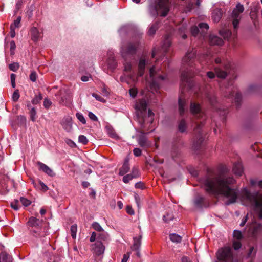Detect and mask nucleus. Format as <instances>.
<instances>
[{
  "instance_id": "4c0bfd02",
  "label": "nucleus",
  "mask_w": 262,
  "mask_h": 262,
  "mask_svg": "<svg viewBox=\"0 0 262 262\" xmlns=\"http://www.w3.org/2000/svg\"><path fill=\"white\" fill-rule=\"evenodd\" d=\"M42 96L40 94L38 95H36L34 98L32 100V103L33 104H38L41 100L42 99Z\"/></svg>"
},
{
  "instance_id": "7ed1b4c3",
  "label": "nucleus",
  "mask_w": 262,
  "mask_h": 262,
  "mask_svg": "<svg viewBox=\"0 0 262 262\" xmlns=\"http://www.w3.org/2000/svg\"><path fill=\"white\" fill-rule=\"evenodd\" d=\"M169 0H158L157 3L151 1L149 6L150 15L156 16L159 11L161 12V16H165L169 10Z\"/></svg>"
},
{
  "instance_id": "a19ab883",
  "label": "nucleus",
  "mask_w": 262,
  "mask_h": 262,
  "mask_svg": "<svg viewBox=\"0 0 262 262\" xmlns=\"http://www.w3.org/2000/svg\"><path fill=\"white\" fill-rule=\"evenodd\" d=\"M19 97H20V95H19V90H16L14 92V93L12 96V99L13 101L16 102L18 101Z\"/></svg>"
},
{
  "instance_id": "6e6d98bb",
  "label": "nucleus",
  "mask_w": 262,
  "mask_h": 262,
  "mask_svg": "<svg viewBox=\"0 0 262 262\" xmlns=\"http://www.w3.org/2000/svg\"><path fill=\"white\" fill-rule=\"evenodd\" d=\"M191 32L192 35L195 36L198 35L199 32V29L196 26H194L191 28Z\"/></svg>"
},
{
  "instance_id": "423d86ee",
  "label": "nucleus",
  "mask_w": 262,
  "mask_h": 262,
  "mask_svg": "<svg viewBox=\"0 0 262 262\" xmlns=\"http://www.w3.org/2000/svg\"><path fill=\"white\" fill-rule=\"evenodd\" d=\"M230 67L231 64L229 62H224L222 63V67H215L214 70L217 77L220 78H225L227 75L228 71Z\"/></svg>"
},
{
  "instance_id": "4d7b16f0",
  "label": "nucleus",
  "mask_w": 262,
  "mask_h": 262,
  "mask_svg": "<svg viewBox=\"0 0 262 262\" xmlns=\"http://www.w3.org/2000/svg\"><path fill=\"white\" fill-rule=\"evenodd\" d=\"M240 20L241 19L233 18V25L235 30L238 28Z\"/></svg>"
},
{
  "instance_id": "052dcab7",
  "label": "nucleus",
  "mask_w": 262,
  "mask_h": 262,
  "mask_svg": "<svg viewBox=\"0 0 262 262\" xmlns=\"http://www.w3.org/2000/svg\"><path fill=\"white\" fill-rule=\"evenodd\" d=\"M88 116L89 118L94 121H98L97 117L92 112H89L88 114Z\"/></svg>"
},
{
  "instance_id": "e433bc0d",
  "label": "nucleus",
  "mask_w": 262,
  "mask_h": 262,
  "mask_svg": "<svg viewBox=\"0 0 262 262\" xmlns=\"http://www.w3.org/2000/svg\"><path fill=\"white\" fill-rule=\"evenodd\" d=\"M9 67L11 71L16 72L18 70L19 68V64L17 62H13L10 64Z\"/></svg>"
},
{
  "instance_id": "9b49d317",
  "label": "nucleus",
  "mask_w": 262,
  "mask_h": 262,
  "mask_svg": "<svg viewBox=\"0 0 262 262\" xmlns=\"http://www.w3.org/2000/svg\"><path fill=\"white\" fill-rule=\"evenodd\" d=\"M37 165L39 166V170L43 171L47 174L50 177H54L55 176V173L47 165L40 162H37Z\"/></svg>"
},
{
  "instance_id": "69168bd1",
  "label": "nucleus",
  "mask_w": 262,
  "mask_h": 262,
  "mask_svg": "<svg viewBox=\"0 0 262 262\" xmlns=\"http://www.w3.org/2000/svg\"><path fill=\"white\" fill-rule=\"evenodd\" d=\"M126 212L130 215H134L135 212L130 206H127L126 207Z\"/></svg>"
},
{
  "instance_id": "0eeeda50",
  "label": "nucleus",
  "mask_w": 262,
  "mask_h": 262,
  "mask_svg": "<svg viewBox=\"0 0 262 262\" xmlns=\"http://www.w3.org/2000/svg\"><path fill=\"white\" fill-rule=\"evenodd\" d=\"M138 45L137 43H129L126 47L122 48L121 51L122 57L124 58H126L128 56L132 55L135 53Z\"/></svg>"
},
{
  "instance_id": "a18cd8bd",
  "label": "nucleus",
  "mask_w": 262,
  "mask_h": 262,
  "mask_svg": "<svg viewBox=\"0 0 262 262\" xmlns=\"http://www.w3.org/2000/svg\"><path fill=\"white\" fill-rule=\"evenodd\" d=\"M20 202H21L22 204L25 206L27 207L30 205L31 201L25 198L21 197L20 199Z\"/></svg>"
},
{
  "instance_id": "49530a36",
  "label": "nucleus",
  "mask_w": 262,
  "mask_h": 262,
  "mask_svg": "<svg viewBox=\"0 0 262 262\" xmlns=\"http://www.w3.org/2000/svg\"><path fill=\"white\" fill-rule=\"evenodd\" d=\"M133 179H134L133 176L130 174H128L123 177L122 180L124 183H128Z\"/></svg>"
},
{
  "instance_id": "7c9ffc66",
  "label": "nucleus",
  "mask_w": 262,
  "mask_h": 262,
  "mask_svg": "<svg viewBox=\"0 0 262 262\" xmlns=\"http://www.w3.org/2000/svg\"><path fill=\"white\" fill-rule=\"evenodd\" d=\"M170 240L176 243H180L182 241V237L176 233H172L169 235Z\"/></svg>"
},
{
  "instance_id": "c85d7f7f",
  "label": "nucleus",
  "mask_w": 262,
  "mask_h": 262,
  "mask_svg": "<svg viewBox=\"0 0 262 262\" xmlns=\"http://www.w3.org/2000/svg\"><path fill=\"white\" fill-rule=\"evenodd\" d=\"M158 27H159L158 22H155V23L151 24L149 26V28L148 32V34L149 35H153L154 34H155Z\"/></svg>"
},
{
  "instance_id": "774afa93",
  "label": "nucleus",
  "mask_w": 262,
  "mask_h": 262,
  "mask_svg": "<svg viewBox=\"0 0 262 262\" xmlns=\"http://www.w3.org/2000/svg\"><path fill=\"white\" fill-rule=\"evenodd\" d=\"M233 247L235 250H238L241 247V244L239 241H235L233 243Z\"/></svg>"
},
{
  "instance_id": "a211bd4d",
  "label": "nucleus",
  "mask_w": 262,
  "mask_h": 262,
  "mask_svg": "<svg viewBox=\"0 0 262 262\" xmlns=\"http://www.w3.org/2000/svg\"><path fill=\"white\" fill-rule=\"evenodd\" d=\"M209 41L211 45L221 46L223 44V40L219 37L215 35H210Z\"/></svg>"
},
{
  "instance_id": "f3484780",
  "label": "nucleus",
  "mask_w": 262,
  "mask_h": 262,
  "mask_svg": "<svg viewBox=\"0 0 262 262\" xmlns=\"http://www.w3.org/2000/svg\"><path fill=\"white\" fill-rule=\"evenodd\" d=\"M138 142L139 144L142 147L146 148L149 146L147 138L143 133H142V135H141L139 137Z\"/></svg>"
},
{
  "instance_id": "c9c22d12",
  "label": "nucleus",
  "mask_w": 262,
  "mask_h": 262,
  "mask_svg": "<svg viewBox=\"0 0 262 262\" xmlns=\"http://www.w3.org/2000/svg\"><path fill=\"white\" fill-rule=\"evenodd\" d=\"M173 215L172 213H167L166 215H163V219L165 223H168L173 220Z\"/></svg>"
},
{
  "instance_id": "603ef678",
  "label": "nucleus",
  "mask_w": 262,
  "mask_h": 262,
  "mask_svg": "<svg viewBox=\"0 0 262 262\" xmlns=\"http://www.w3.org/2000/svg\"><path fill=\"white\" fill-rule=\"evenodd\" d=\"M52 104L51 101L48 98H45L43 101V106L46 108H49Z\"/></svg>"
},
{
  "instance_id": "5701e85b",
  "label": "nucleus",
  "mask_w": 262,
  "mask_h": 262,
  "mask_svg": "<svg viewBox=\"0 0 262 262\" xmlns=\"http://www.w3.org/2000/svg\"><path fill=\"white\" fill-rule=\"evenodd\" d=\"M12 257L6 252H2L0 254V262H12Z\"/></svg>"
},
{
  "instance_id": "412c9836",
  "label": "nucleus",
  "mask_w": 262,
  "mask_h": 262,
  "mask_svg": "<svg viewBox=\"0 0 262 262\" xmlns=\"http://www.w3.org/2000/svg\"><path fill=\"white\" fill-rule=\"evenodd\" d=\"M227 97L231 98L232 101H234L237 105L239 104L242 100V95L240 93H237L235 95L233 93H230L229 95L226 96Z\"/></svg>"
},
{
  "instance_id": "5fc2aeb1",
  "label": "nucleus",
  "mask_w": 262,
  "mask_h": 262,
  "mask_svg": "<svg viewBox=\"0 0 262 262\" xmlns=\"http://www.w3.org/2000/svg\"><path fill=\"white\" fill-rule=\"evenodd\" d=\"M18 203L19 201L17 200H15L14 202L11 203V206L14 210H18L19 209Z\"/></svg>"
},
{
  "instance_id": "bf43d9fd",
  "label": "nucleus",
  "mask_w": 262,
  "mask_h": 262,
  "mask_svg": "<svg viewBox=\"0 0 262 262\" xmlns=\"http://www.w3.org/2000/svg\"><path fill=\"white\" fill-rule=\"evenodd\" d=\"M199 27L200 29L207 30L209 29V25L206 23H201L199 24Z\"/></svg>"
},
{
  "instance_id": "f257e3e1",
  "label": "nucleus",
  "mask_w": 262,
  "mask_h": 262,
  "mask_svg": "<svg viewBox=\"0 0 262 262\" xmlns=\"http://www.w3.org/2000/svg\"><path fill=\"white\" fill-rule=\"evenodd\" d=\"M202 187L206 192L214 195H221L227 200L226 205L236 202L238 198L245 205H250L253 210L262 219V193H251L245 187L239 193L237 188L232 186L236 183L233 177L222 174L215 178L205 177L201 179Z\"/></svg>"
},
{
  "instance_id": "2eb2a0df",
  "label": "nucleus",
  "mask_w": 262,
  "mask_h": 262,
  "mask_svg": "<svg viewBox=\"0 0 262 262\" xmlns=\"http://www.w3.org/2000/svg\"><path fill=\"white\" fill-rule=\"evenodd\" d=\"M222 11L220 8H216L213 10L212 13V19L215 23L219 22L222 17Z\"/></svg>"
},
{
  "instance_id": "4be33fe9",
  "label": "nucleus",
  "mask_w": 262,
  "mask_h": 262,
  "mask_svg": "<svg viewBox=\"0 0 262 262\" xmlns=\"http://www.w3.org/2000/svg\"><path fill=\"white\" fill-rule=\"evenodd\" d=\"M233 171L234 174L241 176L243 172V166L241 163L239 162L235 163L233 167Z\"/></svg>"
},
{
  "instance_id": "3c124183",
  "label": "nucleus",
  "mask_w": 262,
  "mask_h": 262,
  "mask_svg": "<svg viewBox=\"0 0 262 262\" xmlns=\"http://www.w3.org/2000/svg\"><path fill=\"white\" fill-rule=\"evenodd\" d=\"M131 174L134 178H137L139 176V172L138 169L136 167L132 168Z\"/></svg>"
},
{
  "instance_id": "de8ad7c7",
  "label": "nucleus",
  "mask_w": 262,
  "mask_h": 262,
  "mask_svg": "<svg viewBox=\"0 0 262 262\" xmlns=\"http://www.w3.org/2000/svg\"><path fill=\"white\" fill-rule=\"evenodd\" d=\"M233 236L237 239L239 240L242 238V234L240 231L235 230L233 232Z\"/></svg>"
},
{
  "instance_id": "c03bdc74",
  "label": "nucleus",
  "mask_w": 262,
  "mask_h": 262,
  "mask_svg": "<svg viewBox=\"0 0 262 262\" xmlns=\"http://www.w3.org/2000/svg\"><path fill=\"white\" fill-rule=\"evenodd\" d=\"M78 141L79 142L82 143V144H86L88 142V140L86 137L84 135H80L78 137Z\"/></svg>"
},
{
  "instance_id": "473e14b6",
  "label": "nucleus",
  "mask_w": 262,
  "mask_h": 262,
  "mask_svg": "<svg viewBox=\"0 0 262 262\" xmlns=\"http://www.w3.org/2000/svg\"><path fill=\"white\" fill-rule=\"evenodd\" d=\"M187 124L184 120H182L178 125L179 130L181 133L185 132L187 129Z\"/></svg>"
},
{
  "instance_id": "8fccbe9b",
  "label": "nucleus",
  "mask_w": 262,
  "mask_h": 262,
  "mask_svg": "<svg viewBox=\"0 0 262 262\" xmlns=\"http://www.w3.org/2000/svg\"><path fill=\"white\" fill-rule=\"evenodd\" d=\"M92 95L97 100H98L100 102H103V103L106 102V100L103 98H102L101 96H100L99 95H98L95 93H93Z\"/></svg>"
},
{
  "instance_id": "338daca9",
  "label": "nucleus",
  "mask_w": 262,
  "mask_h": 262,
  "mask_svg": "<svg viewBox=\"0 0 262 262\" xmlns=\"http://www.w3.org/2000/svg\"><path fill=\"white\" fill-rule=\"evenodd\" d=\"M15 78L16 75L14 74H11V84L13 88H15L16 84H15Z\"/></svg>"
},
{
  "instance_id": "ea45409f",
  "label": "nucleus",
  "mask_w": 262,
  "mask_h": 262,
  "mask_svg": "<svg viewBox=\"0 0 262 262\" xmlns=\"http://www.w3.org/2000/svg\"><path fill=\"white\" fill-rule=\"evenodd\" d=\"M186 29V27L185 26H183L181 28H179V32L181 35L182 38L186 39L187 37V35L185 33V30Z\"/></svg>"
},
{
  "instance_id": "09e8293b",
  "label": "nucleus",
  "mask_w": 262,
  "mask_h": 262,
  "mask_svg": "<svg viewBox=\"0 0 262 262\" xmlns=\"http://www.w3.org/2000/svg\"><path fill=\"white\" fill-rule=\"evenodd\" d=\"M17 120L18 123H19L20 125H23L26 124V117L24 116H17Z\"/></svg>"
},
{
  "instance_id": "864d4df0",
  "label": "nucleus",
  "mask_w": 262,
  "mask_h": 262,
  "mask_svg": "<svg viewBox=\"0 0 262 262\" xmlns=\"http://www.w3.org/2000/svg\"><path fill=\"white\" fill-rule=\"evenodd\" d=\"M129 95L130 96L133 97V98H134L136 96L137 94V90L136 88H131L129 90Z\"/></svg>"
},
{
  "instance_id": "20e7f679",
  "label": "nucleus",
  "mask_w": 262,
  "mask_h": 262,
  "mask_svg": "<svg viewBox=\"0 0 262 262\" xmlns=\"http://www.w3.org/2000/svg\"><path fill=\"white\" fill-rule=\"evenodd\" d=\"M159 69L153 66L149 70L150 78L147 79L146 81L151 89H156L160 86V82L165 79V77L159 73Z\"/></svg>"
},
{
  "instance_id": "f03ea898",
  "label": "nucleus",
  "mask_w": 262,
  "mask_h": 262,
  "mask_svg": "<svg viewBox=\"0 0 262 262\" xmlns=\"http://www.w3.org/2000/svg\"><path fill=\"white\" fill-rule=\"evenodd\" d=\"M196 51L195 49L188 52L182 59V64L186 70L181 74V79L190 86L191 79L194 76V70L192 69Z\"/></svg>"
},
{
  "instance_id": "b1692460",
  "label": "nucleus",
  "mask_w": 262,
  "mask_h": 262,
  "mask_svg": "<svg viewBox=\"0 0 262 262\" xmlns=\"http://www.w3.org/2000/svg\"><path fill=\"white\" fill-rule=\"evenodd\" d=\"M40 223V220L35 217H31L28 222V225L32 227H38Z\"/></svg>"
},
{
  "instance_id": "37998d69",
  "label": "nucleus",
  "mask_w": 262,
  "mask_h": 262,
  "mask_svg": "<svg viewBox=\"0 0 262 262\" xmlns=\"http://www.w3.org/2000/svg\"><path fill=\"white\" fill-rule=\"evenodd\" d=\"M21 17L20 16H18L16 20H15L12 24L11 26H13L14 28H19L20 26V21H21Z\"/></svg>"
},
{
  "instance_id": "39448f33",
  "label": "nucleus",
  "mask_w": 262,
  "mask_h": 262,
  "mask_svg": "<svg viewBox=\"0 0 262 262\" xmlns=\"http://www.w3.org/2000/svg\"><path fill=\"white\" fill-rule=\"evenodd\" d=\"M217 258L219 262H233L232 250L230 247H225L219 250Z\"/></svg>"
},
{
  "instance_id": "0e129e2a",
  "label": "nucleus",
  "mask_w": 262,
  "mask_h": 262,
  "mask_svg": "<svg viewBox=\"0 0 262 262\" xmlns=\"http://www.w3.org/2000/svg\"><path fill=\"white\" fill-rule=\"evenodd\" d=\"M124 71H130L132 69V64L130 62H126L124 64Z\"/></svg>"
},
{
  "instance_id": "393cba45",
  "label": "nucleus",
  "mask_w": 262,
  "mask_h": 262,
  "mask_svg": "<svg viewBox=\"0 0 262 262\" xmlns=\"http://www.w3.org/2000/svg\"><path fill=\"white\" fill-rule=\"evenodd\" d=\"M142 236L140 235L138 237L134 238V244L133 246V250L135 251H138L140 249L141 246V241Z\"/></svg>"
},
{
  "instance_id": "58836bf2",
  "label": "nucleus",
  "mask_w": 262,
  "mask_h": 262,
  "mask_svg": "<svg viewBox=\"0 0 262 262\" xmlns=\"http://www.w3.org/2000/svg\"><path fill=\"white\" fill-rule=\"evenodd\" d=\"M76 116L77 119L81 122L83 124H85L86 123V120L83 115L81 113H77L76 114Z\"/></svg>"
},
{
  "instance_id": "a878e982",
  "label": "nucleus",
  "mask_w": 262,
  "mask_h": 262,
  "mask_svg": "<svg viewBox=\"0 0 262 262\" xmlns=\"http://www.w3.org/2000/svg\"><path fill=\"white\" fill-rule=\"evenodd\" d=\"M186 105V102L185 100L181 98L179 99V110L180 114L182 115L185 111V106Z\"/></svg>"
},
{
  "instance_id": "ddd939ff",
  "label": "nucleus",
  "mask_w": 262,
  "mask_h": 262,
  "mask_svg": "<svg viewBox=\"0 0 262 262\" xmlns=\"http://www.w3.org/2000/svg\"><path fill=\"white\" fill-rule=\"evenodd\" d=\"M129 158L127 157L125 158L123 165L119 169V174L123 176L127 172H128L130 167L129 164Z\"/></svg>"
},
{
  "instance_id": "aec40b11",
  "label": "nucleus",
  "mask_w": 262,
  "mask_h": 262,
  "mask_svg": "<svg viewBox=\"0 0 262 262\" xmlns=\"http://www.w3.org/2000/svg\"><path fill=\"white\" fill-rule=\"evenodd\" d=\"M32 40L37 41L40 36V33L36 27H32L30 30Z\"/></svg>"
},
{
  "instance_id": "f704fd0d",
  "label": "nucleus",
  "mask_w": 262,
  "mask_h": 262,
  "mask_svg": "<svg viewBox=\"0 0 262 262\" xmlns=\"http://www.w3.org/2000/svg\"><path fill=\"white\" fill-rule=\"evenodd\" d=\"M71 236L73 239H75L76 237V232L77 230V226L76 225H73L70 228Z\"/></svg>"
},
{
  "instance_id": "6ab92c4d",
  "label": "nucleus",
  "mask_w": 262,
  "mask_h": 262,
  "mask_svg": "<svg viewBox=\"0 0 262 262\" xmlns=\"http://www.w3.org/2000/svg\"><path fill=\"white\" fill-rule=\"evenodd\" d=\"M27 107L28 109H29V114L30 116V120L32 122H35L36 119V111L34 107H32L30 104V102L28 101L27 102Z\"/></svg>"
},
{
  "instance_id": "9d476101",
  "label": "nucleus",
  "mask_w": 262,
  "mask_h": 262,
  "mask_svg": "<svg viewBox=\"0 0 262 262\" xmlns=\"http://www.w3.org/2000/svg\"><path fill=\"white\" fill-rule=\"evenodd\" d=\"M148 64V62L145 57H141L139 60L138 64V76H142L144 75L145 67Z\"/></svg>"
},
{
  "instance_id": "79ce46f5",
  "label": "nucleus",
  "mask_w": 262,
  "mask_h": 262,
  "mask_svg": "<svg viewBox=\"0 0 262 262\" xmlns=\"http://www.w3.org/2000/svg\"><path fill=\"white\" fill-rule=\"evenodd\" d=\"M92 227L95 229L96 230V231H103V228H102V227L100 226V225L97 223V222H94L92 224Z\"/></svg>"
},
{
  "instance_id": "6e6552de",
  "label": "nucleus",
  "mask_w": 262,
  "mask_h": 262,
  "mask_svg": "<svg viewBox=\"0 0 262 262\" xmlns=\"http://www.w3.org/2000/svg\"><path fill=\"white\" fill-rule=\"evenodd\" d=\"M92 251L94 254L99 256L103 254L105 251V246L101 241H97L92 245Z\"/></svg>"
},
{
  "instance_id": "680f3d73",
  "label": "nucleus",
  "mask_w": 262,
  "mask_h": 262,
  "mask_svg": "<svg viewBox=\"0 0 262 262\" xmlns=\"http://www.w3.org/2000/svg\"><path fill=\"white\" fill-rule=\"evenodd\" d=\"M37 74L35 72L33 71L31 73L30 75V79L33 81L35 82L36 80Z\"/></svg>"
},
{
  "instance_id": "1a4fd4ad",
  "label": "nucleus",
  "mask_w": 262,
  "mask_h": 262,
  "mask_svg": "<svg viewBox=\"0 0 262 262\" xmlns=\"http://www.w3.org/2000/svg\"><path fill=\"white\" fill-rule=\"evenodd\" d=\"M61 125L63 128L68 132L71 131L72 129V119L70 117H64L61 122Z\"/></svg>"
},
{
  "instance_id": "bb28decb",
  "label": "nucleus",
  "mask_w": 262,
  "mask_h": 262,
  "mask_svg": "<svg viewBox=\"0 0 262 262\" xmlns=\"http://www.w3.org/2000/svg\"><path fill=\"white\" fill-rule=\"evenodd\" d=\"M171 45V41L168 36H166L165 39L163 41V44L162 45V49L164 52L167 51V49Z\"/></svg>"
},
{
  "instance_id": "2f4dec72",
  "label": "nucleus",
  "mask_w": 262,
  "mask_h": 262,
  "mask_svg": "<svg viewBox=\"0 0 262 262\" xmlns=\"http://www.w3.org/2000/svg\"><path fill=\"white\" fill-rule=\"evenodd\" d=\"M220 34L224 39H228L231 35V32L229 30L224 29L220 31Z\"/></svg>"
},
{
  "instance_id": "e2e57ef3",
  "label": "nucleus",
  "mask_w": 262,
  "mask_h": 262,
  "mask_svg": "<svg viewBox=\"0 0 262 262\" xmlns=\"http://www.w3.org/2000/svg\"><path fill=\"white\" fill-rule=\"evenodd\" d=\"M133 153L136 157H139L141 155V150L139 148H135L133 150Z\"/></svg>"
},
{
  "instance_id": "72a5a7b5",
  "label": "nucleus",
  "mask_w": 262,
  "mask_h": 262,
  "mask_svg": "<svg viewBox=\"0 0 262 262\" xmlns=\"http://www.w3.org/2000/svg\"><path fill=\"white\" fill-rule=\"evenodd\" d=\"M204 198L202 196H198L194 200V205L198 207H200L202 203L204 201Z\"/></svg>"
},
{
  "instance_id": "dca6fc26",
  "label": "nucleus",
  "mask_w": 262,
  "mask_h": 262,
  "mask_svg": "<svg viewBox=\"0 0 262 262\" xmlns=\"http://www.w3.org/2000/svg\"><path fill=\"white\" fill-rule=\"evenodd\" d=\"M113 53L111 51H109L108 55L109 57L107 59V63L109 69L111 70L115 69L116 67V62L114 58V56L112 55Z\"/></svg>"
},
{
  "instance_id": "f8f14e48",
  "label": "nucleus",
  "mask_w": 262,
  "mask_h": 262,
  "mask_svg": "<svg viewBox=\"0 0 262 262\" xmlns=\"http://www.w3.org/2000/svg\"><path fill=\"white\" fill-rule=\"evenodd\" d=\"M244 8L243 5L238 3L236 7L233 9L232 13V17L235 18L241 19V14L243 12Z\"/></svg>"
},
{
  "instance_id": "c756f323",
  "label": "nucleus",
  "mask_w": 262,
  "mask_h": 262,
  "mask_svg": "<svg viewBox=\"0 0 262 262\" xmlns=\"http://www.w3.org/2000/svg\"><path fill=\"white\" fill-rule=\"evenodd\" d=\"M250 185L252 187L262 188V180H258L257 179H251L250 180Z\"/></svg>"
},
{
  "instance_id": "cd10ccee",
  "label": "nucleus",
  "mask_w": 262,
  "mask_h": 262,
  "mask_svg": "<svg viewBox=\"0 0 262 262\" xmlns=\"http://www.w3.org/2000/svg\"><path fill=\"white\" fill-rule=\"evenodd\" d=\"M191 112L193 114H197L200 113V106L198 104L191 103L190 106Z\"/></svg>"
},
{
  "instance_id": "13d9d810",
  "label": "nucleus",
  "mask_w": 262,
  "mask_h": 262,
  "mask_svg": "<svg viewBox=\"0 0 262 262\" xmlns=\"http://www.w3.org/2000/svg\"><path fill=\"white\" fill-rule=\"evenodd\" d=\"M65 142L69 146H70L71 147H75L76 146L75 142L73 141L71 139H66L65 140Z\"/></svg>"
},
{
  "instance_id": "4468645a",
  "label": "nucleus",
  "mask_w": 262,
  "mask_h": 262,
  "mask_svg": "<svg viewBox=\"0 0 262 262\" xmlns=\"http://www.w3.org/2000/svg\"><path fill=\"white\" fill-rule=\"evenodd\" d=\"M147 106V102L144 99H140L137 101L135 105V108L137 111L142 113L146 111Z\"/></svg>"
}]
</instances>
